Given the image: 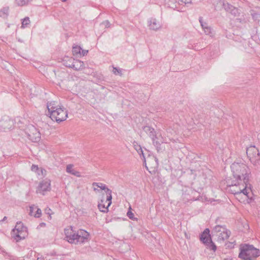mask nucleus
<instances>
[{"mask_svg":"<svg viewBox=\"0 0 260 260\" xmlns=\"http://www.w3.org/2000/svg\"><path fill=\"white\" fill-rule=\"evenodd\" d=\"M233 178L225 180L229 190L238 198L242 193L246 197L249 192L247 189L249 182L250 171L248 167L244 163L234 162L231 166Z\"/></svg>","mask_w":260,"mask_h":260,"instance_id":"nucleus-1","label":"nucleus"},{"mask_svg":"<svg viewBox=\"0 0 260 260\" xmlns=\"http://www.w3.org/2000/svg\"><path fill=\"white\" fill-rule=\"evenodd\" d=\"M240 249L239 257L244 260H254L260 255L259 250L252 245H241Z\"/></svg>","mask_w":260,"mask_h":260,"instance_id":"nucleus-2","label":"nucleus"},{"mask_svg":"<svg viewBox=\"0 0 260 260\" xmlns=\"http://www.w3.org/2000/svg\"><path fill=\"white\" fill-rule=\"evenodd\" d=\"M89 237V233L85 230H80L76 234L69 236V243L81 244L87 241Z\"/></svg>","mask_w":260,"mask_h":260,"instance_id":"nucleus-3","label":"nucleus"},{"mask_svg":"<svg viewBox=\"0 0 260 260\" xmlns=\"http://www.w3.org/2000/svg\"><path fill=\"white\" fill-rule=\"evenodd\" d=\"M246 154L250 162L255 166H258L260 162V154L258 149L255 146H250L246 149Z\"/></svg>","mask_w":260,"mask_h":260,"instance_id":"nucleus-4","label":"nucleus"},{"mask_svg":"<svg viewBox=\"0 0 260 260\" xmlns=\"http://www.w3.org/2000/svg\"><path fill=\"white\" fill-rule=\"evenodd\" d=\"M56 111H53L52 114H50V117L53 120H55L58 122L64 121L67 117V111L60 107L58 109H56Z\"/></svg>","mask_w":260,"mask_h":260,"instance_id":"nucleus-5","label":"nucleus"},{"mask_svg":"<svg viewBox=\"0 0 260 260\" xmlns=\"http://www.w3.org/2000/svg\"><path fill=\"white\" fill-rule=\"evenodd\" d=\"M146 165H145V166L149 173L152 174V172H155V169L158 167V159L155 156L149 154L146 158Z\"/></svg>","mask_w":260,"mask_h":260,"instance_id":"nucleus-6","label":"nucleus"},{"mask_svg":"<svg viewBox=\"0 0 260 260\" xmlns=\"http://www.w3.org/2000/svg\"><path fill=\"white\" fill-rule=\"evenodd\" d=\"M25 229V227L23 225L21 222H17L15 228L12 231V235L17 242L24 238V237L21 236V233Z\"/></svg>","mask_w":260,"mask_h":260,"instance_id":"nucleus-7","label":"nucleus"},{"mask_svg":"<svg viewBox=\"0 0 260 260\" xmlns=\"http://www.w3.org/2000/svg\"><path fill=\"white\" fill-rule=\"evenodd\" d=\"M27 137L32 142H38L41 139V134L36 127L31 126L27 133Z\"/></svg>","mask_w":260,"mask_h":260,"instance_id":"nucleus-8","label":"nucleus"},{"mask_svg":"<svg viewBox=\"0 0 260 260\" xmlns=\"http://www.w3.org/2000/svg\"><path fill=\"white\" fill-rule=\"evenodd\" d=\"M14 125L13 120L9 118V117L4 116L0 120V127L4 131H6L12 128Z\"/></svg>","mask_w":260,"mask_h":260,"instance_id":"nucleus-9","label":"nucleus"},{"mask_svg":"<svg viewBox=\"0 0 260 260\" xmlns=\"http://www.w3.org/2000/svg\"><path fill=\"white\" fill-rule=\"evenodd\" d=\"M50 189V183L49 180H43L41 181L38 187L37 192L44 194V191H48Z\"/></svg>","mask_w":260,"mask_h":260,"instance_id":"nucleus-10","label":"nucleus"},{"mask_svg":"<svg viewBox=\"0 0 260 260\" xmlns=\"http://www.w3.org/2000/svg\"><path fill=\"white\" fill-rule=\"evenodd\" d=\"M148 23L149 28L153 30H157L161 27V23L155 18H150Z\"/></svg>","mask_w":260,"mask_h":260,"instance_id":"nucleus-11","label":"nucleus"},{"mask_svg":"<svg viewBox=\"0 0 260 260\" xmlns=\"http://www.w3.org/2000/svg\"><path fill=\"white\" fill-rule=\"evenodd\" d=\"M29 214L30 216H34L36 218H39L42 215V211L38 206L32 205L29 207Z\"/></svg>","mask_w":260,"mask_h":260,"instance_id":"nucleus-12","label":"nucleus"},{"mask_svg":"<svg viewBox=\"0 0 260 260\" xmlns=\"http://www.w3.org/2000/svg\"><path fill=\"white\" fill-rule=\"evenodd\" d=\"M210 239H211L209 229H206L200 236L201 241L204 244H207Z\"/></svg>","mask_w":260,"mask_h":260,"instance_id":"nucleus-13","label":"nucleus"},{"mask_svg":"<svg viewBox=\"0 0 260 260\" xmlns=\"http://www.w3.org/2000/svg\"><path fill=\"white\" fill-rule=\"evenodd\" d=\"M85 68L84 63L83 61L78 59H73L72 69L75 71H79Z\"/></svg>","mask_w":260,"mask_h":260,"instance_id":"nucleus-14","label":"nucleus"},{"mask_svg":"<svg viewBox=\"0 0 260 260\" xmlns=\"http://www.w3.org/2000/svg\"><path fill=\"white\" fill-rule=\"evenodd\" d=\"M143 130L151 139L157 138L156 132L153 128L149 126H145L143 127Z\"/></svg>","mask_w":260,"mask_h":260,"instance_id":"nucleus-15","label":"nucleus"},{"mask_svg":"<svg viewBox=\"0 0 260 260\" xmlns=\"http://www.w3.org/2000/svg\"><path fill=\"white\" fill-rule=\"evenodd\" d=\"M133 146L135 149L137 151V152L139 153L140 156L143 157V164H145L146 165V158L144 156L143 151L142 150L141 146L136 141L133 142Z\"/></svg>","mask_w":260,"mask_h":260,"instance_id":"nucleus-16","label":"nucleus"},{"mask_svg":"<svg viewBox=\"0 0 260 260\" xmlns=\"http://www.w3.org/2000/svg\"><path fill=\"white\" fill-rule=\"evenodd\" d=\"M231 234V232L227 229L226 231L222 232L220 233L219 234H217L216 237H217V241L219 242H222L224 241L225 240L228 239Z\"/></svg>","mask_w":260,"mask_h":260,"instance_id":"nucleus-17","label":"nucleus"},{"mask_svg":"<svg viewBox=\"0 0 260 260\" xmlns=\"http://www.w3.org/2000/svg\"><path fill=\"white\" fill-rule=\"evenodd\" d=\"M47 109L48 110V114L50 115L53 111H56V109H58V106L57 105L56 103L54 101H52L47 103Z\"/></svg>","mask_w":260,"mask_h":260,"instance_id":"nucleus-18","label":"nucleus"},{"mask_svg":"<svg viewBox=\"0 0 260 260\" xmlns=\"http://www.w3.org/2000/svg\"><path fill=\"white\" fill-rule=\"evenodd\" d=\"M226 228L225 226L217 225L214 228V229L212 232V234L213 236H214V235L217 236V234H219L220 233H221L222 232L226 231Z\"/></svg>","mask_w":260,"mask_h":260,"instance_id":"nucleus-19","label":"nucleus"},{"mask_svg":"<svg viewBox=\"0 0 260 260\" xmlns=\"http://www.w3.org/2000/svg\"><path fill=\"white\" fill-rule=\"evenodd\" d=\"M223 7L226 11L230 12L233 14L236 15L237 12V9L229 3H223Z\"/></svg>","mask_w":260,"mask_h":260,"instance_id":"nucleus-20","label":"nucleus"},{"mask_svg":"<svg viewBox=\"0 0 260 260\" xmlns=\"http://www.w3.org/2000/svg\"><path fill=\"white\" fill-rule=\"evenodd\" d=\"M107 194L106 202H108V206H110L112 203V191L111 189L106 187V189H104Z\"/></svg>","mask_w":260,"mask_h":260,"instance_id":"nucleus-21","label":"nucleus"},{"mask_svg":"<svg viewBox=\"0 0 260 260\" xmlns=\"http://www.w3.org/2000/svg\"><path fill=\"white\" fill-rule=\"evenodd\" d=\"M109 206H108V205L106 207L105 204H104V200H101L100 202H99L98 203V208L99 210L104 213H106L108 211V207Z\"/></svg>","mask_w":260,"mask_h":260,"instance_id":"nucleus-22","label":"nucleus"},{"mask_svg":"<svg viewBox=\"0 0 260 260\" xmlns=\"http://www.w3.org/2000/svg\"><path fill=\"white\" fill-rule=\"evenodd\" d=\"M9 15V7H4L0 10V17L4 18H7Z\"/></svg>","mask_w":260,"mask_h":260,"instance_id":"nucleus-23","label":"nucleus"},{"mask_svg":"<svg viewBox=\"0 0 260 260\" xmlns=\"http://www.w3.org/2000/svg\"><path fill=\"white\" fill-rule=\"evenodd\" d=\"M64 233L66 236V238L67 241L69 242V236H71L73 234H76L75 231H74L72 229V227H71V229H66L64 230Z\"/></svg>","mask_w":260,"mask_h":260,"instance_id":"nucleus-24","label":"nucleus"},{"mask_svg":"<svg viewBox=\"0 0 260 260\" xmlns=\"http://www.w3.org/2000/svg\"><path fill=\"white\" fill-rule=\"evenodd\" d=\"M171 3H178L179 5H182L183 3L185 4L191 3V0H171L169 2Z\"/></svg>","mask_w":260,"mask_h":260,"instance_id":"nucleus-25","label":"nucleus"},{"mask_svg":"<svg viewBox=\"0 0 260 260\" xmlns=\"http://www.w3.org/2000/svg\"><path fill=\"white\" fill-rule=\"evenodd\" d=\"M203 30L206 35H209L211 37L213 36L214 31H213L212 28L210 26L205 27V29H204Z\"/></svg>","mask_w":260,"mask_h":260,"instance_id":"nucleus-26","label":"nucleus"},{"mask_svg":"<svg viewBox=\"0 0 260 260\" xmlns=\"http://www.w3.org/2000/svg\"><path fill=\"white\" fill-rule=\"evenodd\" d=\"M32 0H15V2L17 6H23L27 5L29 2Z\"/></svg>","mask_w":260,"mask_h":260,"instance_id":"nucleus-27","label":"nucleus"},{"mask_svg":"<svg viewBox=\"0 0 260 260\" xmlns=\"http://www.w3.org/2000/svg\"><path fill=\"white\" fill-rule=\"evenodd\" d=\"M82 48L80 46H76L73 47V53L74 55L81 54V50Z\"/></svg>","mask_w":260,"mask_h":260,"instance_id":"nucleus-28","label":"nucleus"},{"mask_svg":"<svg viewBox=\"0 0 260 260\" xmlns=\"http://www.w3.org/2000/svg\"><path fill=\"white\" fill-rule=\"evenodd\" d=\"M74 59L69 58L68 60H64V65L68 68H72L73 60Z\"/></svg>","mask_w":260,"mask_h":260,"instance_id":"nucleus-29","label":"nucleus"},{"mask_svg":"<svg viewBox=\"0 0 260 260\" xmlns=\"http://www.w3.org/2000/svg\"><path fill=\"white\" fill-rule=\"evenodd\" d=\"M158 138H153V139H151L153 142V145L156 147L157 151H158L160 149V143L157 141L156 139Z\"/></svg>","mask_w":260,"mask_h":260,"instance_id":"nucleus-30","label":"nucleus"},{"mask_svg":"<svg viewBox=\"0 0 260 260\" xmlns=\"http://www.w3.org/2000/svg\"><path fill=\"white\" fill-rule=\"evenodd\" d=\"M210 248L211 250H213L214 251H215L216 250V246L215 244L212 242L211 239H210V241L208 242V243L207 244Z\"/></svg>","mask_w":260,"mask_h":260,"instance_id":"nucleus-31","label":"nucleus"},{"mask_svg":"<svg viewBox=\"0 0 260 260\" xmlns=\"http://www.w3.org/2000/svg\"><path fill=\"white\" fill-rule=\"evenodd\" d=\"M199 22L200 23V24H201L203 29H205V27H207L209 26L208 25L207 23L204 22L203 17H200Z\"/></svg>","mask_w":260,"mask_h":260,"instance_id":"nucleus-32","label":"nucleus"},{"mask_svg":"<svg viewBox=\"0 0 260 260\" xmlns=\"http://www.w3.org/2000/svg\"><path fill=\"white\" fill-rule=\"evenodd\" d=\"M93 185L96 186L100 188L102 190L106 189V187H107L105 184H104L103 183H96V182H94L93 183Z\"/></svg>","mask_w":260,"mask_h":260,"instance_id":"nucleus-33","label":"nucleus"},{"mask_svg":"<svg viewBox=\"0 0 260 260\" xmlns=\"http://www.w3.org/2000/svg\"><path fill=\"white\" fill-rule=\"evenodd\" d=\"M73 165L70 164V165H67V168H66L67 172L72 174V173L74 171V169L73 168Z\"/></svg>","mask_w":260,"mask_h":260,"instance_id":"nucleus-34","label":"nucleus"},{"mask_svg":"<svg viewBox=\"0 0 260 260\" xmlns=\"http://www.w3.org/2000/svg\"><path fill=\"white\" fill-rule=\"evenodd\" d=\"M30 22V20L28 17H25L22 22V26L27 25Z\"/></svg>","mask_w":260,"mask_h":260,"instance_id":"nucleus-35","label":"nucleus"},{"mask_svg":"<svg viewBox=\"0 0 260 260\" xmlns=\"http://www.w3.org/2000/svg\"><path fill=\"white\" fill-rule=\"evenodd\" d=\"M127 216L131 219L134 220L135 219L134 213H132V212L130 210L128 211V212H127Z\"/></svg>","mask_w":260,"mask_h":260,"instance_id":"nucleus-36","label":"nucleus"},{"mask_svg":"<svg viewBox=\"0 0 260 260\" xmlns=\"http://www.w3.org/2000/svg\"><path fill=\"white\" fill-rule=\"evenodd\" d=\"M101 25H104L105 26V27H110V22H109V21L108 20H106V21H105L104 22H103L101 24Z\"/></svg>","mask_w":260,"mask_h":260,"instance_id":"nucleus-37","label":"nucleus"},{"mask_svg":"<svg viewBox=\"0 0 260 260\" xmlns=\"http://www.w3.org/2000/svg\"><path fill=\"white\" fill-rule=\"evenodd\" d=\"M113 72L114 74H116V72H117L118 73H119L120 74H121V70L120 69H118L117 68L114 67Z\"/></svg>","mask_w":260,"mask_h":260,"instance_id":"nucleus-38","label":"nucleus"},{"mask_svg":"<svg viewBox=\"0 0 260 260\" xmlns=\"http://www.w3.org/2000/svg\"><path fill=\"white\" fill-rule=\"evenodd\" d=\"M72 175H73L75 176H77V177H80V173L78 171H77L76 170H74V171H73V172L72 173Z\"/></svg>","mask_w":260,"mask_h":260,"instance_id":"nucleus-39","label":"nucleus"},{"mask_svg":"<svg viewBox=\"0 0 260 260\" xmlns=\"http://www.w3.org/2000/svg\"><path fill=\"white\" fill-rule=\"evenodd\" d=\"M72 175H73L75 176H77V177H80V173L78 171H77L76 170H74V171H73V172L72 173Z\"/></svg>","mask_w":260,"mask_h":260,"instance_id":"nucleus-40","label":"nucleus"},{"mask_svg":"<svg viewBox=\"0 0 260 260\" xmlns=\"http://www.w3.org/2000/svg\"><path fill=\"white\" fill-rule=\"evenodd\" d=\"M39 169L38 166L37 165H32V166H31V170L33 171H36L37 170H38Z\"/></svg>","mask_w":260,"mask_h":260,"instance_id":"nucleus-41","label":"nucleus"},{"mask_svg":"<svg viewBox=\"0 0 260 260\" xmlns=\"http://www.w3.org/2000/svg\"><path fill=\"white\" fill-rule=\"evenodd\" d=\"M88 50H82V56H85L87 53H88Z\"/></svg>","mask_w":260,"mask_h":260,"instance_id":"nucleus-42","label":"nucleus"},{"mask_svg":"<svg viewBox=\"0 0 260 260\" xmlns=\"http://www.w3.org/2000/svg\"><path fill=\"white\" fill-rule=\"evenodd\" d=\"M252 18L255 19L256 18V16H257V14L256 13H253L251 14Z\"/></svg>","mask_w":260,"mask_h":260,"instance_id":"nucleus-43","label":"nucleus"},{"mask_svg":"<svg viewBox=\"0 0 260 260\" xmlns=\"http://www.w3.org/2000/svg\"><path fill=\"white\" fill-rule=\"evenodd\" d=\"M7 219V216H5L2 220H0V222H3V221H5Z\"/></svg>","mask_w":260,"mask_h":260,"instance_id":"nucleus-44","label":"nucleus"},{"mask_svg":"<svg viewBox=\"0 0 260 260\" xmlns=\"http://www.w3.org/2000/svg\"><path fill=\"white\" fill-rule=\"evenodd\" d=\"M161 143H168V141L167 140V139H163L162 141H161Z\"/></svg>","mask_w":260,"mask_h":260,"instance_id":"nucleus-45","label":"nucleus"},{"mask_svg":"<svg viewBox=\"0 0 260 260\" xmlns=\"http://www.w3.org/2000/svg\"><path fill=\"white\" fill-rule=\"evenodd\" d=\"M168 5L170 7L172 8H174V6L171 5V4L168 3Z\"/></svg>","mask_w":260,"mask_h":260,"instance_id":"nucleus-46","label":"nucleus"},{"mask_svg":"<svg viewBox=\"0 0 260 260\" xmlns=\"http://www.w3.org/2000/svg\"><path fill=\"white\" fill-rule=\"evenodd\" d=\"M37 260H44L43 258H38Z\"/></svg>","mask_w":260,"mask_h":260,"instance_id":"nucleus-47","label":"nucleus"},{"mask_svg":"<svg viewBox=\"0 0 260 260\" xmlns=\"http://www.w3.org/2000/svg\"><path fill=\"white\" fill-rule=\"evenodd\" d=\"M224 260H232V259L230 258H225Z\"/></svg>","mask_w":260,"mask_h":260,"instance_id":"nucleus-48","label":"nucleus"},{"mask_svg":"<svg viewBox=\"0 0 260 260\" xmlns=\"http://www.w3.org/2000/svg\"><path fill=\"white\" fill-rule=\"evenodd\" d=\"M41 226H43V225H45V223H42L40 224Z\"/></svg>","mask_w":260,"mask_h":260,"instance_id":"nucleus-49","label":"nucleus"},{"mask_svg":"<svg viewBox=\"0 0 260 260\" xmlns=\"http://www.w3.org/2000/svg\"><path fill=\"white\" fill-rule=\"evenodd\" d=\"M67 1V0H62V2H66Z\"/></svg>","mask_w":260,"mask_h":260,"instance_id":"nucleus-50","label":"nucleus"},{"mask_svg":"<svg viewBox=\"0 0 260 260\" xmlns=\"http://www.w3.org/2000/svg\"><path fill=\"white\" fill-rule=\"evenodd\" d=\"M36 211V210H33V213H35V211Z\"/></svg>","mask_w":260,"mask_h":260,"instance_id":"nucleus-51","label":"nucleus"},{"mask_svg":"<svg viewBox=\"0 0 260 260\" xmlns=\"http://www.w3.org/2000/svg\"><path fill=\"white\" fill-rule=\"evenodd\" d=\"M176 7H177V5H175V8H176Z\"/></svg>","mask_w":260,"mask_h":260,"instance_id":"nucleus-52","label":"nucleus"}]
</instances>
